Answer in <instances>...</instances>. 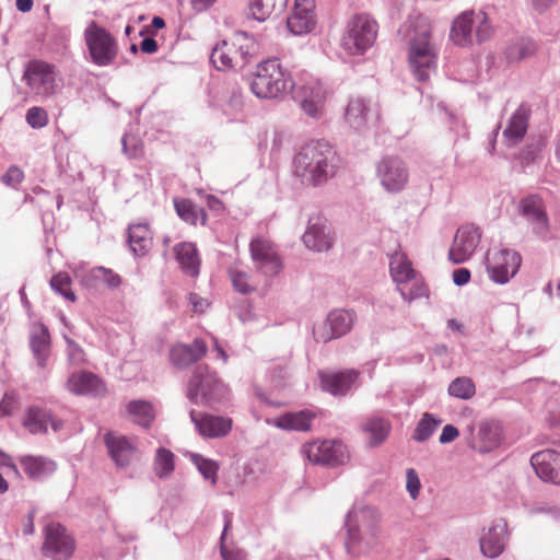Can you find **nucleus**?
<instances>
[{"label":"nucleus","instance_id":"nucleus-1","mask_svg":"<svg viewBox=\"0 0 560 560\" xmlns=\"http://www.w3.org/2000/svg\"><path fill=\"white\" fill-rule=\"evenodd\" d=\"M335 151L325 142L304 145L294 158V173L310 185L325 183L335 174Z\"/></svg>","mask_w":560,"mask_h":560},{"label":"nucleus","instance_id":"nucleus-2","mask_svg":"<svg viewBox=\"0 0 560 560\" xmlns=\"http://www.w3.org/2000/svg\"><path fill=\"white\" fill-rule=\"evenodd\" d=\"M382 528L378 513L362 509L355 514V523H348L346 549L352 557H360L374 550L381 544Z\"/></svg>","mask_w":560,"mask_h":560},{"label":"nucleus","instance_id":"nucleus-3","mask_svg":"<svg viewBox=\"0 0 560 560\" xmlns=\"http://www.w3.org/2000/svg\"><path fill=\"white\" fill-rule=\"evenodd\" d=\"M408 61L411 70L419 81H427L436 65V49L431 42L430 24L424 18H417L412 24Z\"/></svg>","mask_w":560,"mask_h":560},{"label":"nucleus","instance_id":"nucleus-4","mask_svg":"<svg viewBox=\"0 0 560 560\" xmlns=\"http://www.w3.org/2000/svg\"><path fill=\"white\" fill-rule=\"evenodd\" d=\"M253 93L260 98H277L293 89V83L278 59L261 61L250 82Z\"/></svg>","mask_w":560,"mask_h":560},{"label":"nucleus","instance_id":"nucleus-5","mask_svg":"<svg viewBox=\"0 0 560 560\" xmlns=\"http://www.w3.org/2000/svg\"><path fill=\"white\" fill-rule=\"evenodd\" d=\"M253 47V38L237 32L217 45L212 49L210 59L219 70L243 69L249 60Z\"/></svg>","mask_w":560,"mask_h":560},{"label":"nucleus","instance_id":"nucleus-6","mask_svg":"<svg viewBox=\"0 0 560 560\" xmlns=\"http://www.w3.org/2000/svg\"><path fill=\"white\" fill-rule=\"evenodd\" d=\"M377 32V22L372 16L357 14L348 22L341 45L349 55H363L375 43Z\"/></svg>","mask_w":560,"mask_h":560},{"label":"nucleus","instance_id":"nucleus-7","mask_svg":"<svg viewBox=\"0 0 560 560\" xmlns=\"http://www.w3.org/2000/svg\"><path fill=\"white\" fill-rule=\"evenodd\" d=\"M229 388L209 371L208 366H198L188 385V397L195 404L220 401L226 398Z\"/></svg>","mask_w":560,"mask_h":560},{"label":"nucleus","instance_id":"nucleus-8","mask_svg":"<svg viewBox=\"0 0 560 560\" xmlns=\"http://www.w3.org/2000/svg\"><path fill=\"white\" fill-rule=\"evenodd\" d=\"M84 39L89 48L92 61L97 66L110 65L118 52V46L114 36L92 21L84 31Z\"/></svg>","mask_w":560,"mask_h":560},{"label":"nucleus","instance_id":"nucleus-9","mask_svg":"<svg viewBox=\"0 0 560 560\" xmlns=\"http://www.w3.org/2000/svg\"><path fill=\"white\" fill-rule=\"evenodd\" d=\"M23 80L35 95L42 97H49L58 90L55 66L43 60L28 61L24 69Z\"/></svg>","mask_w":560,"mask_h":560},{"label":"nucleus","instance_id":"nucleus-10","mask_svg":"<svg viewBox=\"0 0 560 560\" xmlns=\"http://www.w3.org/2000/svg\"><path fill=\"white\" fill-rule=\"evenodd\" d=\"M376 173L382 187L392 194L401 191L409 180L406 162L396 155L383 156L377 163Z\"/></svg>","mask_w":560,"mask_h":560},{"label":"nucleus","instance_id":"nucleus-11","mask_svg":"<svg viewBox=\"0 0 560 560\" xmlns=\"http://www.w3.org/2000/svg\"><path fill=\"white\" fill-rule=\"evenodd\" d=\"M302 452L313 464L339 466L349 459L346 445L338 441H313L304 444Z\"/></svg>","mask_w":560,"mask_h":560},{"label":"nucleus","instance_id":"nucleus-12","mask_svg":"<svg viewBox=\"0 0 560 560\" xmlns=\"http://www.w3.org/2000/svg\"><path fill=\"white\" fill-rule=\"evenodd\" d=\"M389 270L393 280L397 283L398 290L405 300L411 301L424 294V287L417 281L412 284L410 290H406L405 284L415 280L416 271L405 253L395 252L392 255Z\"/></svg>","mask_w":560,"mask_h":560},{"label":"nucleus","instance_id":"nucleus-13","mask_svg":"<svg viewBox=\"0 0 560 560\" xmlns=\"http://www.w3.org/2000/svg\"><path fill=\"white\" fill-rule=\"evenodd\" d=\"M75 549L74 540L66 528L51 522L45 527V540L43 544V553L54 560H67Z\"/></svg>","mask_w":560,"mask_h":560},{"label":"nucleus","instance_id":"nucleus-14","mask_svg":"<svg viewBox=\"0 0 560 560\" xmlns=\"http://www.w3.org/2000/svg\"><path fill=\"white\" fill-rule=\"evenodd\" d=\"M481 237L482 232L479 226L472 223L459 226L448 252L450 260L454 264L468 260L480 244Z\"/></svg>","mask_w":560,"mask_h":560},{"label":"nucleus","instance_id":"nucleus-15","mask_svg":"<svg viewBox=\"0 0 560 560\" xmlns=\"http://www.w3.org/2000/svg\"><path fill=\"white\" fill-rule=\"evenodd\" d=\"M520 266L521 256L514 250L498 249L488 253L487 270L494 282H508L516 273Z\"/></svg>","mask_w":560,"mask_h":560},{"label":"nucleus","instance_id":"nucleus-16","mask_svg":"<svg viewBox=\"0 0 560 560\" xmlns=\"http://www.w3.org/2000/svg\"><path fill=\"white\" fill-rule=\"evenodd\" d=\"M108 455L118 468L130 466L139 455L137 438L108 432L104 435Z\"/></svg>","mask_w":560,"mask_h":560},{"label":"nucleus","instance_id":"nucleus-17","mask_svg":"<svg viewBox=\"0 0 560 560\" xmlns=\"http://www.w3.org/2000/svg\"><path fill=\"white\" fill-rule=\"evenodd\" d=\"M503 440V430L500 422L494 420L480 421L476 427L469 428L468 444L471 448L487 453L500 446Z\"/></svg>","mask_w":560,"mask_h":560},{"label":"nucleus","instance_id":"nucleus-18","mask_svg":"<svg viewBox=\"0 0 560 560\" xmlns=\"http://www.w3.org/2000/svg\"><path fill=\"white\" fill-rule=\"evenodd\" d=\"M522 217L530 224L533 233L546 237L550 231L549 217L546 205L538 195H529L518 203Z\"/></svg>","mask_w":560,"mask_h":560},{"label":"nucleus","instance_id":"nucleus-19","mask_svg":"<svg viewBox=\"0 0 560 560\" xmlns=\"http://www.w3.org/2000/svg\"><path fill=\"white\" fill-rule=\"evenodd\" d=\"M250 255L257 267L267 276H276L282 268L275 245L265 237H256L250 242Z\"/></svg>","mask_w":560,"mask_h":560},{"label":"nucleus","instance_id":"nucleus-20","mask_svg":"<svg viewBox=\"0 0 560 560\" xmlns=\"http://www.w3.org/2000/svg\"><path fill=\"white\" fill-rule=\"evenodd\" d=\"M346 121L354 130L361 131L375 126L380 119L377 107H372L364 98H352L345 114Z\"/></svg>","mask_w":560,"mask_h":560},{"label":"nucleus","instance_id":"nucleus-21","mask_svg":"<svg viewBox=\"0 0 560 560\" xmlns=\"http://www.w3.org/2000/svg\"><path fill=\"white\" fill-rule=\"evenodd\" d=\"M305 246L315 252H326L334 244L331 228L325 218L313 217L308 221V226L303 235Z\"/></svg>","mask_w":560,"mask_h":560},{"label":"nucleus","instance_id":"nucleus-22","mask_svg":"<svg viewBox=\"0 0 560 560\" xmlns=\"http://www.w3.org/2000/svg\"><path fill=\"white\" fill-rule=\"evenodd\" d=\"M294 93L295 98L308 116L315 117L322 114L327 98V91L320 82H308L299 86Z\"/></svg>","mask_w":560,"mask_h":560},{"label":"nucleus","instance_id":"nucleus-23","mask_svg":"<svg viewBox=\"0 0 560 560\" xmlns=\"http://www.w3.org/2000/svg\"><path fill=\"white\" fill-rule=\"evenodd\" d=\"M314 9V0H295L292 12L287 20L289 31L295 35L310 33L316 23Z\"/></svg>","mask_w":560,"mask_h":560},{"label":"nucleus","instance_id":"nucleus-24","mask_svg":"<svg viewBox=\"0 0 560 560\" xmlns=\"http://www.w3.org/2000/svg\"><path fill=\"white\" fill-rule=\"evenodd\" d=\"M352 325V314L346 311L331 312L323 325L314 328L313 332L318 341L326 342L347 334Z\"/></svg>","mask_w":560,"mask_h":560},{"label":"nucleus","instance_id":"nucleus-25","mask_svg":"<svg viewBox=\"0 0 560 560\" xmlns=\"http://www.w3.org/2000/svg\"><path fill=\"white\" fill-rule=\"evenodd\" d=\"M537 476L544 481L560 485V453L544 450L535 453L530 458Z\"/></svg>","mask_w":560,"mask_h":560},{"label":"nucleus","instance_id":"nucleus-26","mask_svg":"<svg viewBox=\"0 0 560 560\" xmlns=\"http://www.w3.org/2000/svg\"><path fill=\"white\" fill-rule=\"evenodd\" d=\"M190 417L198 432L203 438H222L228 435L232 430L233 421L228 417L212 416L207 413L197 416L195 411L190 412Z\"/></svg>","mask_w":560,"mask_h":560},{"label":"nucleus","instance_id":"nucleus-27","mask_svg":"<svg viewBox=\"0 0 560 560\" xmlns=\"http://www.w3.org/2000/svg\"><path fill=\"white\" fill-rule=\"evenodd\" d=\"M67 388L74 395L102 396L106 393V385L97 375L81 371L70 375Z\"/></svg>","mask_w":560,"mask_h":560},{"label":"nucleus","instance_id":"nucleus-28","mask_svg":"<svg viewBox=\"0 0 560 560\" xmlns=\"http://www.w3.org/2000/svg\"><path fill=\"white\" fill-rule=\"evenodd\" d=\"M320 386L332 395H345L357 383L360 373L355 370L319 372Z\"/></svg>","mask_w":560,"mask_h":560},{"label":"nucleus","instance_id":"nucleus-29","mask_svg":"<svg viewBox=\"0 0 560 560\" xmlns=\"http://www.w3.org/2000/svg\"><path fill=\"white\" fill-rule=\"evenodd\" d=\"M529 116V107L522 104L510 117L503 130V140L508 147H514L524 139L528 128Z\"/></svg>","mask_w":560,"mask_h":560},{"label":"nucleus","instance_id":"nucleus-30","mask_svg":"<svg viewBox=\"0 0 560 560\" xmlns=\"http://www.w3.org/2000/svg\"><path fill=\"white\" fill-rule=\"evenodd\" d=\"M23 425L32 434H43L48 431L49 425L54 431L60 430L62 422L56 420L49 411L32 406L25 412Z\"/></svg>","mask_w":560,"mask_h":560},{"label":"nucleus","instance_id":"nucleus-31","mask_svg":"<svg viewBox=\"0 0 560 560\" xmlns=\"http://www.w3.org/2000/svg\"><path fill=\"white\" fill-rule=\"evenodd\" d=\"M207 345L202 339H195L189 346L176 345L171 349L170 359L178 368H185L205 357Z\"/></svg>","mask_w":560,"mask_h":560},{"label":"nucleus","instance_id":"nucleus-32","mask_svg":"<svg viewBox=\"0 0 560 560\" xmlns=\"http://www.w3.org/2000/svg\"><path fill=\"white\" fill-rule=\"evenodd\" d=\"M30 346L40 366L45 365L50 353V335L42 323H34L30 330Z\"/></svg>","mask_w":560,"mask_h":560},{"label":"nucleus","instance_id":"nucleus-33","mask_svg":"<svg viewBox=\"0 0 560 560\" xmlns=\"http://www.w3.org/2000/svg\"><path fill=\"white\" fill-rule=\"evenodd\" d=\"M506 528L505 525L491 526L480 538V549L483 556L488 558L499 557L505 547Z\"/></svg>","mask_w":560,"mask_h":560},{"label":"nucleus","instance_id":"nucleus-34","mask_svg":"<svg viewBox=\"0 0 560 560\" xmlns=\"http://www.w3.org/2000/svg\"><path fill=\"white\" fill-rule=\"evenodd\" d=\"M152 232L144 223L131 224L128 230V243L137 256H144L152 247Z\"/></svg>","mask_w":560,"mask_h":560},{"label":"nucleus","instance_id":"nucleus-35","mask_svg":"<svg viewBox=\"0 0 560 560\" xmlns=\"http://www.w3.org/2000/svg\"><path fill=\"white\" fill-rule=\"evenodd\" d=\"M175 256L183 271L190 277L199 273L200 259L195 244L184 242L174 247Z\"/></svg>","mask_w":560,"mask_h":560},{"label":"nucleus","instance_id":"nucleus-36","mask_svg":"<svg viewBox=\"0 0 560 560\" xmlns=\"http://www.w3.org/2000/svg\"><path fill=\"white\" fill-rule=\"evenodd\" d=\"M474 11H465L453 22L451 39L458 46H468L472 43Z\"/></svg>","mask_w":560,"mask_h":560},{"label":"nucleus","instance_id":"nucleus-37","mask_svg":"<svg viewBox=\"0 0 560 560\" xmlns=\"http://www.w3.org/2000/svg\"><path fill=\"white\" fill-rule=\"evenodd\" d=\"M20 464L24 472L32 479L46 477L56 470V464L43 456H24L20 459Z\"/></svg>","mask_w":560,"mask_h":560},{"label":"nucleus","instance_id":"nucleus-38","mask_svg":"<svg viewBox=\"0 0 560 560\" xmlns=\"http://www.w3.org/2000/svg\"><path fill=\"white\" fill-rule=\"evenodd\" d=\"M288 0H249L248 9L253 19L264 22L282 12Z\"/></svg>","mask_w":560,"mask_h":560},{"label":"nucleus","instance_id":"nucleus-39","mask_svg":"<svg viewBox=\"0 0 560 560\" xmlns=\"http://www.w3.org/2000/svg\"><path fill=\"white\" fill-rule=\"evenodd\" d=\"M314 417L308 410L288 412L276 419V425L285 430L308 431Z\"/></svg>","mask_w":560,"mask_h":560},{"label":"nucleus","instance_id":"nucleus-40","mask_svg":"<svg viewBox=\"0 0 560 560\" xmlns=\"http://www.w3.org/2000/svg\"><path fill=\"white\" fill-rule=\"evenodd\" d=\"M174 206L177 214L185 222L191 225H197L198 223H200L201 225L206 224L207 213L202 208L192 203L191 200L185 198L175 199Z\"/></svg>","mask_w":560,"mask_h":560},{"label":"nucleus","instance_id":"nucleus-41","mask_svg":"<svg viewBox=\"0 0 560 560\" xmlns=\"http://www.w3.org/2000/svg\"><path fill=\"white\" fill-rule=\"evenodd\" d=\"M126 410L135 423L144 428H149L155 418L153 406L145 400L129 401Z\"/></svg>","mask_w":560,"mask_h":560},{"label":"nucleus","instance_id":"nucleus-42","mask_svg":"<svg viewBox=\"0 0 560 560\" xmlns=\"http://www.w3.org/2000/svg\"><path fill=\"white\" fill-rule=\"evenodd\" d=\"M84 283L94 288L104 284L109 289H116L121 284V278L110 269L96 267L85 276Z\"/></svg>","mask_w":560,"mask_h":560},{"label":"nucleus","instance_id":"nucleus-43","mask_svg":"<svg viewBox=\"0 0 560 560\" xmlns=\"http://www.w3.org/2000/svg\"><path fill=\"white\" fill-rule=\"evenodd\" d=\"M363 431L369 435L370 445L376 446L387 439L390 423L384 418L373 417L365 421Z\"/></svg>","mask_w":560,"mask_h":560},{"label":"nucleus","instance_id":"nucleus-44","mask_svg":"<svg viewBox=\"0 0 560 560\" xmlns=\"http://www.w3.org/2000/svg\"><path fill=\"white\" fill-rule=\"evenodd\" d=\"M536 52V44L529 38H522L511 44L505 51L510 62H518L533 56Z\"/></svg>","mask_w":560,"mask_h":560},{"label":"nucleus","instance_id":"nucleus-45","mask_svg":"<svg viewBox=\"0 0 560 560\" xmlns=\"http://www.w3.org/2000/svg\"><path fill=\"white\" fill-rule=\"evenodd\" d=\"M174 454L166 448H159L154 459V471L160 478L170 476L174 471Z\"/></svg>","mask_w":560,"mask_h":560},{"label":"nucleus","instance_id":"nucleus-46","mask_svg":"<svg viewBox=\"0 0 560 560\" xmlns=\"http://www.w3.org/2000/svg\"><path fill=\"white\" fill-rule=\"evenodd\" d=\"M476 393L474 382L466 376L457 377L448 386V394L460 399H470Z\"/></svg>","mask_w":560,"mask_h":560},{"label":"nucleus","instance_id":"nucleus-47","mask_svg":"<svg viewBox=\"0 0 560 560\" xmlns=\"http://www.w3.org/2000/svg\"><path fill=\"white\" fill-rule=\"evenodd\" d=\"M190 459L206 479H210L212 485L217 482L219 470V464L217 462L206 458L200 454H192Z\"/></svg>","mask_w":560,"mask_h":560},{"label":"nucleus","instance_id":"nucleus-48","mask_svg":"<svg viewBox=\"0 0 560 560\" xmlns=\"http://www.w3.org/2000/svg\"><path fill=\"white\" fill-rule=\"evenodd\" d=\"M441 423L442 421L434 419L432 415L424 413L415 430L413 439L419 442L428 440Z\"/></svg>","mask_w":560,"mask_h":560},{"label":"nucleus","instance_id":"nucleus-49","mask_svg":"<svg viewBox=\"0 0 560 560\" xmlns=\"http://www.w3.org/2000/svg\"><path fill=\"white\" fill-rule=\"evenodd\" d=\"M51 288L65 296L70 302H74L77 296L71 290V278L67 272H59L55 275L50 280Z\"/></svg>","mask_w":560,"mask_h":560},{"label":"nucleus","instance_id":"nucleus-50","mask_svg":"<svg viewBox=\"0 0 560 560\" xmlns=\"http://www.w3.org/2000/svg\"><path fill=\"white\" fill-rule=\"evenodd\" d=\"M122 150L129 159H140L144 154V145L142 140L133 135L124 136Z\"/></svg>","mask_w":560,"mask_h":560},{"label":"nucleus","instance_id":"nucleus-51","mask_svg":"<svg viewBox=\"0 0 560 560\" xmlns=\"http://www.w3.org/2000/svg\"><path fill=\"white\" fill-rule=\"evenodd\" d=\"M26 122L34 129H42L49 122L48 113L44 107L33 106L25 115Z\"/></svg>","mask_w":560,"mask_h":560},{"label":"nucleus","instance_id":"nucleus-52","mask_svg":"<svg viewBox=\"0 0 560 560\" xmlns=\"http://www.w3.org/2000/svg\"><path fill=\"white\" fill-rule=\"evenodd\" d=\"M230 277L234 289L240 293L246 294L255 289V287L250 283L246 272L240 270H231Z\"/></svg>","mask_w":560,"mask_h":560},{"label":"nucleus","instance_id":"nucleus-53","mask_svg":"<svg viewBox=\"0 0 560 560\" xmlns=\"http://www.w3.org/2000/svg\"><path fill=\"white\" fill-rule=\"evenodd\" d=\"M477 30L476 37L478 42L487 40L492 34V27L486 13L480 12L477 14Z\"/></svg>","mask_w":560,"mask_h":560},{"label":"nucleus","instance_id":"nucleus-54","mask_svg":"<svg viewBox=\"0 0 560 560\" xmlns=\"http://www.w3.org/2000/svg\"><path fill=\"white\" fill-rule=\"evenodd\" d=\"M19 398L15 392H7L0 401V418L10 416L18 407Z\"/></svg>","mask_w":560,"mask_h":560},{"label":"nucleus","instance_id":"nucleus-55","mask_svg":"<svg viewBox=\"0 0 560 560\" xmlns=\"http://www.w3.org/2000/svg\"><path fill=\"white\" fill-rule=\"evenodd\" d=\"M406 477H407L406 488H407L410 497L415 500L418 498L420 488H421L419 476L413 468H409V469H407Z\"/></svg>","mask_w":560,"mask_h":560},{"label":"nucleus","instance_id":"nucleus-56","mask_svg":"<svg viewBox=\"0 0 560 560\" xmlns=\"http://www.w3.org/2000/svg\"><path fill=\"white\" fill-rule=\"evenodd\" d=\"M24 179V173L18 166H11L2 176V182L11 187H16Z\"/></svg>","mask_w":560,"mask_h":560},{"label":"nucleus","instance_id":"nucleus-57","mask_svg":"<svg viewBox=\"0 0 560 560\" xmlns=\"http://www.w3.org/2000/svg\"><path fill=\"white\" fill-rule=\"evenodd\" d=\"M188 300L195 313H203L209 306L208 301L197 293H190Z\"/></svg>","mask_w":560,"mask_h":560},{"label":"nucleus","instance_id":"nucleus-58","mask_svg":"<svg viewBox=\"0 0 560 560\" xmlns=\"http://www.w3.org/2000/svg\"><path fill=\"white\" fill-rule=\"evenodd\" d=\"M458 435L459 431L457 428L452 424H446L442 430L439 441L442 444H446L454 441Z\"/></svg>","mask_w":560,"mask_h":560},{"label":"nucleus","instance_id":"nucleus-59","mask_svg":"<svg viewBox=\"0 0 560 560\" xmlns=\"http://www.w3.org/2000/svg\"><path fill=\"white\" fill-rule=\"evenodd\" d=\"M558 0H528L532 9L538 13H544L557 3Z\"/></svg>","mask_w":560,"mask_h":560},{"label":"nucleus","instance_id":"nucleus-60","mask_svg":"<svg viewBox=\"0 0 560 560\" xmlns=\"http://www.w3.org/2000/svg\"><path fill=\"white\" fill-rule=\"evenodd\" d=\"M453 280L457 285H464L470 280V271L466 268L456 269L453 272Z\"/></svg>","mask_w":560,"mask_h":560},{"label":"nucleus","instance_id":"nucleus-61","mask_svg":"<svg viewBox=\"0 0 560 560\" xmlns=\"http://www.w3.org/2000/svg\"><path fill=\"white\" fill-rule=\"evenodd\" d=\"M221 556L223 560H244L245 558L242 550H228L223 545L221 546Z\"/></svg>","mask_w":560,"mask_h":560},{"label":"nucleus","instance_id":"nucleus-62","mask_svg":"<svg viewBox=\"0 0 560 560\" xmlns=\"http://www.w3.org/2000/svg\"><path fill=\"white\" fill-rule=\"evenodd\" d=\"M140 48L145 54H154L158 50V43L155 39L147 37L141 42Z\"/></svg>","mask_w":560,"mask_h":560},{"label":"nucleus","instance_id":"nucleus-63","mask_svg":"<svg viewBox=\"0 0 560 560\" xmlns=\"http://www.w3.org/2000/svg\"><path fill=\"white\" fill-rule=\"evenodd\" d=\"M196 11H203L214 3L215 0H189Z\"/></svg>","mask_w":560,"mask_h":560},{"label":"nucleus","instance_id":"nucleus-64","mask_svg":"<svg viewBox=\"0 0 560 560\" xmlns=\"http://www.w3.org/2000/svg\"><path fill=\"white\" fill-rule=\"evenodd\" d=\"M33 0H16L15 4L19 11L25 13L30 12L33 8Z\"/></svg>","mask_w":560,"mask_h":560}]
</instances>
